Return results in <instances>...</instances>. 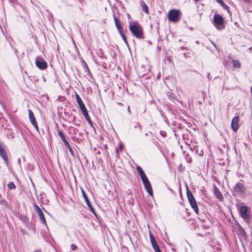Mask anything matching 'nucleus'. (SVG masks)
I'll use <instances>...</instances> for the list:
<instances>
[{"label": "nucleus", "mask_w": 252, "mask_h": 252, "mask_svg": "<svg viewBox=\"0 0 252 252\" xmlns=\"http://www.w3.org/2000/svg\"><path fill=\"white\" fill-rule=\"evenodd\" d=\"M136 169L139 174L140 178L142 181L145 189L151 196H153V193L152 186L145 172L139 166H137Z\"/></svg>", "instance_id": "obj_1"}, {"label": "nucleus", "mask_w": 252, "mask_h": 252, "mask_svg": "<svg viewBox=\"0 0 252 252\" xmlns=\"http://www.w3.org/2000/svg\"><path fill=\"white\" fill-rule=\"evenodd\" d=\"M129 30L132 34L137 38H143V32L142 27L136 22L129 23Z\"/></svg>", "instance_id": "obj_2"}, {"label": "nucleus", "mask_w": 252, "mask_h": 252, "mask_svg": "<svg viewBox=\"0 0 252 252\" xmlns=\"http://www.w3.org/2000/svg\"><path fill=\"white\" fill-rule=\"evenodd\" d=\"M181 12L179 10L171 9L168 13V20L172 22H177L180 19Z\"/></svg>", "instance_id": "obj_3"}, {"label": "nucleus", "mask_w": 252, "mask_h": 252, "mask_svg": "<svg viewBox=\"0 0 252 252\" xmlns=\"http://www.w3.org/2000/svg\"><path fill=\"white\" fill-rule=\"evenodd\" d=\"M187 195L189 203L192 208L196 214H198L199 210L197 205L192 192L189 190L188 189L187 191Z\"/></svg>", "instance_id": "obj_4"}, {"label": "nucleus", "mask_w": 252, "mask_h": 252, "mask_svg": "<svg viewBox=\"0 0 252 252\" xmlns=\"http://www.w3.org/2000/svg\"><path fill=\"white\" fill-rule=\"evenodd\" d=\"M35 64L38 68L41 70L45 69L47 66L46 62L43 59L38 57L35 59Z\"/></svg>", "instance_id": "obj_5"}, {"label": "nucleus", "mask_w": 252, "mask_h": 252, "mask_svg": "<svg viewBox=\"0 0 252 252\" xmlns=\"http://www.w3.org/2000/svg\"><path fill=\"white\" fill-rule=\"evenodd\" d=\"M224 22L223 18L219 14H216L214 16V26L219 29V27Z\"/></svg>", "instance_id": "obj_6"}, {"label": "nucleus", "mask_w": 252, "mask_h": 252, "mask_svg": "<svg viewBox=\"0 0 252 252\" xmlns=\"http://www.w3.org/2000/svg\"><path fill=\"white\" fill-rule=\"evenodd\" d=\"M34 208L38 216H39L41 222L44 223L45 225H47L46 220L40 208L36 205H34Z\"/></svg>", "instance_id": "obj_7"}, {"label": "nucleus", "mask_w": 252, "mask_h": 252, "mask_svg": "<svg viewBox=\"0 0 252 252\" xmlns=\"http://www.w3.org/2000/svg\"><path fill=\"white\" fill-rule=\"evenodd\" d=\"M28 113L29 115V119L31 124L33 126L36 130L38 131V126L32 111V110L29 109L28 110Z\"/></svg>", "instance_id": "obj_8"}, {"label": "nucleus", "mask_w": 252, "mask_h": 252, "mask_svg": "<svg viewBox=\"0 0 252 252\" xmlns=\"http://www.w3.org/2000/svg\"><path fill=\"white\" fill-rule=\"evenodd\" d=\"M240 214L241 216L245 220H249L250 218L248 213V208L246 206L241 207L240 208Z\"/></svg>", "instance_id": "obj_9"}, {"label": "nucleus", "mask_w": 252, "mask_h": 252, "mask_svg": "<svg viewBox=\"0 0 252 252\" xmlns=\"http://www.w3.org/2000/svg\"><path fill=\"white\" fill-rule=\"evenodd\" d=\"M238 120H239L238 116H236V117H234L231 121V126L232 129L234 131H236L239 128Z\"/></svg>", "instance_id": "obj_10"}, {"label": "nucleus", "mask_w": 252, "mask_h": 252, "mask_svg": "<svg viewBox=\"0 0 252 252\" xmlns=\"http://www.w3.org/2000/svg\"><path fill=\"white\" fill-rule=\"evenodd\" d=\"M0 156L1 157V158L3 159V160L7 163L8 162V158L6 155V153L3 147L0 144Z\"/></svg>", "instance_id": "obj_11"}, {"label": "nucleus", "mask_w": 252, "mask_h": 252, "mask_svg": "<svg viewBox=\"0 0 252 252\" xmlns=\"http://www.w3.org/2000/svg\"><path fill=\"white\" fill-rule=\"evenodd\" d=\"M82 193H83L84 198L85 200V202H86L88 207L89 208L90 210H91V211L92 212H93V213H94V210L93 208L92 205L91 204L90 202L89 201V200L87 195L86 194V193H85V192L83 190H82Z\"/></svg>", "instance_id": "obj_12"}, {"label": "nucleus", "mask_w": 252, "mask_h": 252, "mask_svg": "<svg viewBox=\"0 0 252 252\" xmlns=\"http://www.w3.org/2000/svg\"><path fill=\"white\" fill-rule=\"evenodd\" d=\"M234 190L238 193L243 192L245 190L243 185L240 183H237L234 187Z\"/></svg>", "instance_id": "obj_13"}, {"label": "nucleus", "mask_w": 252, "mask_h": 252, "mask_svg": "<svg viewBox=\"0 0 252 252\" xmlns=\"http://www.w3.org/2000/svg\"><path fill=\"white\" fill-rule=\"evenodd\" d=\"M214 192L215 195L218 199H220V200H221L223 199V196L221 192L216 186H215L214 188Z\"/></svg>", "instance_id": "obj_14"}, {"label": "nucleus", "mask_w": 252, "mask_h": 252, "mask_svg": "<svg viewBox=\"0 0 252 252\" xmlns=\"http://www.w3.org/2000/svg\"><path fill=\"white\" fill-rule=\"evenodd\" d=\"M140 5L142 10L144 11L146 14H148L149 13L148 7L143 0H141L140 1Z\"/></svg>", "instance_id": "obj_15"}, {"label": "nucleus", "mask_w": 252, "mask_h": 252, "mask_svg": "<svg viewBox=\"0 0 252 252\" xmlns=\"http://www.w3.org/2000/svg\"><path fill=\"white\" fill-rule=\"evenodd\" d=\"M237 228L236 231L237 234L241 236H245L246 235V232L243 228L238 224H237Z\"/></svg>", "instance_id": "obj_16"}, {"label": "nucleus", "mask_w": 252, "mask_h": 252, "mask_svg": "<svg viewBox=\"0 0 252 252\" xmlns=\"http://www.w3.org/2000/svg\"><path fill=\"white\" fill-rule=\"evenodd\" d=\"M83 115L84 116V117L85 118L86 120L88 121V122L89 123V124L91 125V126H93V123L91 121V119L88 113V111H86L85 112H84L82 113Z\"/></svg>", "instance_id": "obj_17"}, {"label": "nucleus", "mask_w": 252, "mask_h": 252, "mask_svg": "<svg viewBox=\"0 0 252 252\" xmlns=\"http://www.w3.org/2000/svg\"><path fill=\"white\" fill-rule=\"evenodd\" d=\"M114 19H115V24H116V27L118 29V30L119 32V33H120L121 32H124L123 27L118 23L117 20L116 19V17H114Z\"/></svg>", "instance_id": "obj_18"}, {"label": "nucleus", "mask_w": 252, "mask_h": 252, "mask_svg": "<svg viewBox=\"0 0 252 252\" xmlns=\"http://www.w3.org/2000/svg\"><path fill=\"white\" fill-rule=\"evenodd\" d=\"M75 98L79 106L84 104L79 94L76 93L75 94Z\"/></svg>", "instance_id": "obj_19"}, {"label": "nucleus", "mask_w": 252, "mask_h": 252, "mask_svg": "<svg viewBox=\"0 0 252 252\" xmlns=\"http://www.w3.org/2000/svg\"><path fill=\"white\" fill-rule=\"evenodd\" d=\"M217 1L222 6L224 9L228 11L229 7L224 3L222 0H217Z\"/></svg>", "instance_id": "obj_20"}, {"label": "nucleus", "mask_w": 252, "mask_h": 252, "mask_svg": "<svg viewBox=\"0 0 252 252\" xmlns=\"http://www.w3.org/2000/svg\"><path fill=\"white\" fill-rule=\"evenodd\" d=\"M233 65L234 67L239 68L240 67V63L238 60L233 61Z\"/></svg>", "instance_id": "obj_21"}, {"label": "nucleus", "mask_w": 252, "mask_h": 252, "mask_svg": "<svg viewBox=\"0 0 252 252\" xmlns=\"http://www.w3.org/2000/svg\"><path fill=\"white\" fill-rule=\"evenodd\" d=\"M0 204L1 205H3L5 207H7L8 206L7 201L6 200H5L4 199H2L1 198L0 199Z\"/></svg>", "instance_id": "obj_22"}, {"label": "nucleus", "mask_w": 252, "mask_h": 252, "mask_svg": "<svg viewBox=\"0 0 252 252\" xmlns=\"http://www.w3.org/2000/svg\"><path fill=\"white\" fill-rule=\"evenodd\" d=\"M7 187L9 189H15L16 187L13 182H10L7 184Z\"/></svg>", "instance_id": "obj_23"}, {"label": "nucleus", "mask_w": 252, "mask_h": 252, "mask_svg": "<svg viewBox=\"0 0 252 252\" xmlns=\"http://www.w3.org/2000/svg\"><path fill=\"white\" fill-rule=\"evenodd\" d=\"M150 239L152 245L157 243L156 241L154 239L153 234L151 232H150Z\"/></svg>", "instance_id": "obj_24"}, {"label": "nucleus", "mask_w": 252, "mask_h": 252, "mask_svg": "<svg viewBox=\"0 0 252 252\" xmlns=\"http://www.w3.org/2000/svg\"><path fill=\"white\" fill-rule=\"evenodd\" d=\"M150 239L152 245L157 243L156 241L154 239L153 234L151 232H150Z\"/></svg>", "instance_id": "obj_25"}, {"label": "nucleus", "mask_w": 252, "mask_h": 252, "mask_svg": "<svg viewBox=\"0 0 252 252\" xmlns=\"http://www.w3.org/2000/svg\"><path fill=\"white\" fill-rule=\"evenodd\" d=\"M79 106L80 109H81L82 113L87 111V110L84 104H83Z\"/></svg>", "instance_id": "obj_26"}, {"label": "nucleus", "mask_w": 252, "mask_h": 252, "mask_svg": "<svg viewBox=\"0 0 252 252\" xmlns=\"http://www.w3.org/2000/svg\"><path fill=\"white\" fill-rule=\"evenodd\" d=\"M120 34H121V36H122L123 40L125 41V42L126 43H127V41H126V37L124 34V32H121L120 33Z\"/></svg>", "instance_id": "obj_27"}, {"label": "nucleus", "mask_w": 252, "mask_h": 252, "mask_svg": "<svg viewBox=\"0 0 252 252\" xmlns=\"http://www.w3.org/2000/svg\"><path fill=\"white\" fill-rule=\"evenodd\" d=\"M120 34H121V36H122L123 40L125 41V42L126 43H127V41H126V37L124 34V32H121L120 33Z\"/></svg>", "instance_id": "obj_28"}, {"label": "nucleus", "mask_w": 252, "mask_h": 252, "mask_svg": "<svg viewBox=\"0 0 252 252\" xmlns=\"http://www.w3.org/2000/svg\"><path fill=\"white\" fill-rule=\"evenodd\" d=\"M120 34H121V36H122L123 40L125 41V42L126 43H127V41H126V37L124 34V32H121L120 33Z\"/></svg>", "instance_id": "obj_29"}, {"label": "nucleus", "mask_w": 252, "mask_h": 252, "mask_svg": "<svg viewBox=\"0 0 252 252\" xmlns=\"http://www.w3.org/2000/svg\"><path fill=\"white\" fill-rule=\"evenodd\" d=\"M58 134L60 136V137L61 138L62 141L65 140V137L61 131H59Z\"/></svg>", "instance_id": "obj_30"}, {"label": "nucleus", "mask_w": 252, "mask_h": 252, "mask_svg": "<svg viewBox=\"0 0 252 252\" xmlns=\"http://www.w3.org/2000/svg\"><path fill=\"white\" fill-rule=\"evenodd\" d=\"M62 141L63 142V143H64V144L65 145V146H66V148H67V147H69V146H70V145H69V143H68V142L66 140V139H65V140H63V141Z\"/></svg>", "instance_id": "obj_31"}, {"label": "nucleus", "mask_w": 252, "mask_h": 252, "mask_svg": "<svg viewBox=\"0 0 252 252\" xmlns=\"http://www.w3.org/2000/svg\"><path fill=\"white\" fill-rule=\"evenodd\" d=\"M77 248V246L75 244L71 245V249L74 251Z\"/></svg>", "instance_id": "obj_32"}, {"label": "nucleus", "mask_w": 252, "mask_h": 252, "mask_svg": "<svg viewBox=\"0 0 252 252\" xmlns=\"http://www.w3.org/2000/svg\"><path fill=\"white\" fill-rule=\"evenodd\" d=\"M152 245L153 246V249L158 247V245L157 243H156L154 244H152Z\"/></svg>", "instance_id": "obj_33"}, {"label": "nucleus", "mask_w": 252, "mask_h": 252, "mask_svg": "<svg viewBox=\"0 0 252 252\" xmlns=\"http://www.w3.org/2000/svg\"><path fill=\"white\" fill-rule=\"evenodd\" d=\"M67 149H68L69 150V152H70L72 155H73V151H72V149H71V147H70V146H69V147H67Z\"/></svg>", "instance_id": "obj_34"}, {"label": "nucleus", "mask_w": 252, "mask_h": 252, "mask_svg": "<svg viewBox=\"0 0 252 252\" xmlns=\"http://www.w3.org/2000/svg\"><path fill=\"white\" fill-rule=\"evenodd\" d=\"M154 249L155 252H159L160 251L159 248V247H158V248H155Z\"/></svg>", "instance_id": "obj_35"}, {"label": "nucleus", "mask_w": 252, "mask_h": 252, "mask_svg": "<svg viewBox=\"0 0 252 252\" xmlns=\"http://www.w3.org/2000/svg\"><path fill=\"white\" fill-rule=\"evenodd\" d=\"M34 252H41L39 250H35Z\"/></svg>", "instance_id": "obj_36"}, {"label": "nucleus", "mask_w": 252, "mask_h": 252, "mask_svg": "<svg viewBox=\"0 0 252 252\" xmlns=\"http://www.w3.org/2000/svg\"><path fill=\"white\" fill-rule=\"evenodd\" d=\"M127 111H128V112L129 113H130V109H129V106H128V107Z\"/></svg>", "instance_id": "obj_37"}, {"label": "nucleus", "mask_w": 252, "mask_h": 252, "mask_svg": "<svg viewBox=\"0 0 252 252\" xmlns=\"http://www.w3.org/2000/svg\"><path fill=\"white\" fill-rule=\"evenodd\" d=\"M212 43L213 44V45H214V46H215L216 48H217V47H216V45H215L214 43H213V42H212Z\"/></svg>", "instance_id": "obj_38"}, {"label": "nucleus", "mask_w": 252, "mask_h": 252, "mask_svg": "<svg viewBox=\"0 0 252 252\" xmlns=\"http://www.w3.org/2000/svg\"><path fill=\"white\" fill-rule=\"evenodd\" d=\"M251 92H252V87H251Z\"/></svg>", "instance_id": "obj_39"}, {"label": "nucleus", "mask_w": 252, "mask_h": 252, "mask_svg": "<svg viewBox=\"0 0 252 252\" xmlns=\"http://www.w3.org/2000/svg\"><path fill=\"white\" fill-rule=\"evenodd\" d=\"M194 0V1H199V0Z\"/></svg>", "instance_id": "obj_40"}, {"label": "nucleus", "mask_w": 252, "mask_h": 252, "mask_svg": "<svg viewBox=\"0 0 252 252\" xmlns=\"http://www.w3.org/2000/svg\"><path fill=\"white\" fill-rule=\"evenodd\" d=\"M1 194H0V199L1 198Z\"/></svg>", "instance_id": "obj_41"}, {"label": "nucleus", "mask_w": 252, "mask_h": 252, "mask_svg": "<svg viewBox=\"0 0 252 252\" xmlns=\"http://www.w3.org/2000/svg\"><path fill=\"white\" fill-rule=\"evenodd\" d=\"M161 252L160 251L159 252Z\"/></svg>", "instance_id": "obj_42"}]
</instances>
